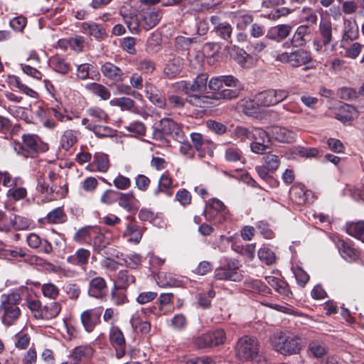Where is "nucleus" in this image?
I'll return each instance as SVG.
<instances>
[{
  "mask_svg": "<svg viewBox=\"0 0 364 364\" xmlns=\"http://www.w3.org/2000/svg\"><path fill=\"white\" fill-rule=\"evenodd\" d=\"M235 356L240 360H253L257 364H267L265 358L259 354V342L252 336H245L238 339L235 346Z\"/></svg>",
  "mask_w": 364,
  "mask_h": 364,
  "instance_id": "nucleus-1",
  "label": "nucleus"
},
{
  "mask_svg": "<svg viewBox=\"0 0 364 364\" xmlns=\"http://www.w3.org/2000/svg\"><path fill=\"white\" fill-rule=\"evenodd\" d=\"M270 343L275 351L284 355L299 354L304 347L301 336H287L282 331L274 334L270 338Z\"/></svg>",
  "mask_w": 364,
  "mask_h": 364,
  "instance_id": "nucleus-2",
  "label": "nucleus"
},
{
  "mask_svg": "<svg viewBox=\"0 0 364 364\" xmlns=\"http://www.w3.org/2000/svg\"><path fill=\"white\" fill-rule=\"evenodd\" d=\"M21 296L18 293L13 292L9 294H3L0 304V314H1V322L6 326H10L17 321L21 314L18 307Z\"/></svg>",
  "mask_w": 364,
  "mask_h": 364,
  "instance_id": "nucleus-3",
  "label": "nucleus"
},
{
  "mask_svg": "<svg viewBox=\"0 0 364 364\" xmlns=\"http://www.w3.org/2000/svg\"><path fill=\"white\" fill-rule=\"evenodd\" d=\"M228 131L235 136H289L291 133L287 129L279 126L272 127L268 128L267 131H265L261 128L252 126L238 125L234 127L232 125Z\"/></svg>",
  "mask_w": 364,
  "mask_h": 364,
  "instance_id": "nucleus-4",
  "label": "nucleus"
},
{
  "mask_svg": "<svg viewBox=\"0 0 364 364\" xmlns=\"http://www.w3.org/2000/svg\"><path fill=\"white\" fill-rule=\"evenodd\" d=\"M239 269V261L235 259H230L225 265L215 269L214 277L218 280L240 282L243 278V275Z\"/></svg>",
  "mask_w": 364,
  "mask_h": 364,
  "instance_id": "nucleus-5",
  "label": "nucleus"
},
{
  "mask_svg": "<svg viewBox=\"0 0 364 364\" xmlns=\"http://www.w3.org/2000/svg\"><path fill=\"white\" fill-rule=\"evenodd\" d=\"M277 60L283 63H288L293 68H298L311 62L312 57L309 51L300 48L291 52L279 53L277 56Z\"/></svg>",
  "mask_w": 364,
  "mask_h": 364,
  "instance_id": "nucleus-6",
  "label": "nucleus"
},
{
  "mask_svg": "<svg viewBox=\"0 0 364 364\" xmlns=\"http://www.w3.org/2000/svg\"><path fill=\"white\" fill-rule=\"evenodd\" d=\"M333 24L328 19H321L317 31V38L314 41L313 45L317 51L321 50L333 42Z\"/></svg>",
  "mask_w": 364,
  "mask_h": 364,
  "instance_id": "nucleus-7",
  "label": "nucleus"
},
{
  "mask_svg": "<svg viewBox=\"0 0 364 364\" xmlns=\"http://www.w3.org/2000/svg\"><path fill=\"white\" fill-rule=\"evenodd\" d=\"M208 75L202 73L198 75L194 81H181L179 88L186 95L200 98V94L203 93L207 89Z\"/></svg>",
  "mask_w": 364,
  "mask_h": 364,
  "instance_id": "nucleus-8",
  "label": "nucleus"
},
{
  "mask_svg": "<svg viewBox=\"0 0 364 364\" xmlns=\"http://www.w3.org/2000/svg\"><path fill=\"white\" fill-rule=\"evenodd\" d=\"M225 340L226 336L224 330L218 328L198 337L196 344L200 348H210L223 344Z\"/></svg>",
  "mask_w": 364,
  "mask_h": 364,
  "instance_id": "nucleus-9",
  "label": "nucleus"
},
{
  "mask_svg": "<svg viewBox=\"0 0 364 364\" xmlns=\"http://www.w3.org/2000/svg\"><path fill=\"white\" fill-rule=\"evenodd\" d=\"M141 27L149 31L155 27L163 16L161 9L156 8L142 9L139 12Z\"/></svg>",
  "mask_w": 364,
  "mask_h": 364,
  "instance_id": "nucleus-10",
  "label": "nucleus"
},
{
  "mask_svg": "<svg viewBox=\"0 0 364 364\" xmlns=\"http://www.w3.org/2000/svg\"><path fill=\"white\" fill-rule=\"evenodd\" d=\"M102 308H95L84 311L80 315L81 323L87 333L92 332L101 322Z\"/></svg>",
  "mask_w": 364,
  "mask_h": 364,
  "instance_id": "nucleus-11",
  "label": "nucleus"
},
{
  "mask_svg": "<svg viewBox=\"0 0 364 364\" xmlns=\"http://www.w3.org/2000/svg\"><path fill=\"white\" fill-rule=\"evenodd\" d=\"M14 150L18 154L25 157H33L38 151V144L35 138H18L13 142Z\"/></svg>",
  "mask_w": 364,
  "mask_h": 364,
  "instance_id": "nucleus-12",
  "label": "nucleus"
},
{
  "mask_svg": "<svg viewBox=\"0 0 364 364\" xmlns=\"http://www.w3.org/2000/svg\"><path fill=\"white\" fill-rule=\"evenodd\" d=\"M223 86L227 87H244L239 79L231 75L213 77L208 82V87L213 91L219 90Z\"/></svg>",
  "mask_w": 364,
  "mask_h": 364,
  "instance_id": "nucleus-13",
  "label": "nucleus"
},
{
  "mask_svg": "<svg viewBox=\"0 0 364 364\" xmlns=\"http://www.w3.org/2000/svg\"><path fill=\"white\" fill-rule=\"evenodd\" d=\"M226 212V207L224 203L218 198H213L209 200L208 207L206 205L203 211V215L205 219L209 221L216 220V215H220L218 223H220L224 219V215Z\"/></svg>",
  "mask_w": 364,
  "mask_h": 364,
  "instance_id": "nucleus-14",
  "label": "nucleus"
},
{
  "mask_svg": "<svg viewBox=\"0 0 364 364\" xmlns=\"http://www.w3.org/2000/svg\"><path fill=\"white\" fill-rule=\"evenodd\" d=\"M154 132L159 133L161 136L169 135L171 136H179L181 133L180 126L170 118H164L154 124Z\"/></svg>",
  "mask_w": 364,
  "mask_h": 364,
  "instance_id": "nucleus-15",
  "label": "nucleus"
},
{
  "mask_svg": "<svg viewBox=\"0 0 364 364\" xmlns=\"http://www.w3.org/2000/svg\"><path fill=\"white\" fill-rule=\"evenodd\" d=\"M255 140L251 143L250 148L252 152L257 154L270 153L272 151L273 139H275L280 143L291 142L288 139V138H255Z\"/></svg>",
  "mask_w": 364,
  "mask_h": 364,
  "instance_id": "nucleus-16",
  "label": "nucleus"
},
{
  "mask_svg": "<svg viewBox=\"0 0 364 364\" xmlns=\"http://www.w3.org/2000/svg\"><path fill=\"white\" fill-rule=\"evenodd\" d=\"M109 341L115 349L117 358H122L126 353L127 346L124 334L118 326L111 328Z\"/></svg>",
  "mask_w": 364,
  "mask_h": 364,
  "instance_id": "nucleus-17",
  "label": "nucleus"
},
{
  "mask_svg": "<svg viewBox=\"0 0 364 364\" xmlns=\"http://www.w3.org/2000/svg\"><path fill=\"white\" fill-rule=\"evenodd\" d=\"M108 292V287L106 280L100 277L99 278H92L88 284L87 294L90 296L103 299L106 297Z\"/></svg>",
  "mask_w": 364,
  "mask_h": 364,
  "instance_id": "nucleus-18",
  "label": "nucleus"
},
{
  "mask_svg": "<svg viewBox=\"0 0 364 364\" xmlns=\"http://www.w3.org/2000/svg\"><path fill=\"white\" fill-rule=\"evenodd\" d=\"M95 350L89 344L75 347L69 355L73 364H80L83 360H90L94 355Z\"/></svg>",
  "mask_w": 364,
  "mask_h": 364,
  "instance_id": "nucleus-19",
  "label": "nucleus"
},
{
  "mask_svg": "<svg viewBox=\"0 0 364 364\" xmlns=\"http://www.w3.org/2000/svg\"><path fill=\"white\" fill-rule=\"evenodd\" d=\"M109 103L112 106L120 107L122 111H129L139 114L144 118H146L148 116V114H146L145 111L141 110L137 107H134L135 102L129 97H122L114 98Z\"/></svg>",
  "mask_w": 364,
  "mask_h": 364,
  "instance_id": "nucleus-20",
  "label": "nucleus"
},
{
  "mask_svg": "<svg viewBox=\"0 0 364 364\" xmlns=\"http://www.w3.org/2000/svg\"><path fill=\"white\" fill-rule=\"evenodd\" d=\"M103 75L114 82H122L124 79V73L119 67L110 62H106L101 67Z\"/></svg>",
  "mask_w": 364,
  "mask_h": 364,
  "instance_id": "nucleus-21",
  "label": "nucleus"
},
{
  "mask_svg": "<svg viewBox=\"0 0 364 364\" xmlns=\"http://www.w3.org/2000/svg\"><path fill=\"white\" fill-rule=\"evenodd\" d=\"M359 36V28L355 20L346 19L343 21L342 33L343 41H354Z\"/></svg>",
  "mask_w": 364,
  "mask_h": 364,
  "instance_id": "nucleus-22",
  "label": "nucleus"
},
{
  "mask_svg": "<svg viewBox=\"0 0 364 364\" xmlns=\"http://www.w3.org/2000/svg\"><path fill=\"white\" fill-rule=\"evenodd\" d=\"M90 256V250L85 248H80L74 255L68 256L67 261L71 264L79 266L82 269H85Z\"/></svg>",
  "mask_w": 364,
  "mask_h": 364,
  "instance_id": "nucleus-23",
  "label": "nucleus"
},
{
  "mask_svg": "<svg viewBox=\"0 0 364 364\" xmlns=\"http://www.w3.org/2000/svg\"><path fill=\"white\" fill-rule=\"evenodd\" d=\"M338 250L342 257L346 261L354 262L359 258V251L354 247L353 244L350 242L341 241Z\"/></svg>",
  "mask_w": 364,
  "mask_h": 364,
  "instance_id": "nucleus-24",
  "label": "nucleus"
},
{
  "mask_svg": "<svg viewBox=\"0 0 364 364\" xmlns=\"http://www.w3.org/2000/svg\"><path fill=\"white\" fill-rule=\"evenodd\" d=\"M120 14L123 18L124 23L132 33H139L141 27V18L139 19L136 11L125 12L120 11Z\"/></svg>",
  "mask_w": 364,
  "mask_h": 364,
  "instance_id": "nucleus-25",
  "label": "nucleus"
},
{
  "mask_svg": "<svg viewBox=\"0 0 364 364\" xmlns=\"http://www.w3.org/2000/svg\"><path fill=\"white\" fill-rule=\"evenodd\" d=\"M265 280L279 294L286 297H289L292 294L287 282L273 276L265 277Z\"/></svg>",
  "mask_w": 364,
  "mask_h": 364,
  "instance_id": "nucleus-26",
  "label": "nucleus"
},
{
  "mask_svg": "<svg viewBox=\"0 0 364 364\" xmlns=\"http://www.w3.org/2000/svg\"><path fill=\"white\" fill-rule=\"evenodd\" d=\"M67 215L61 207L50 211L45 218L39 219V222L48 224H62L67 221Z\"/></svg>",
  "mask_w": 364,
  "mask_h": 364,
  "instance_id": "nucleus-27",
  "label": "nucleus"
},
{
  "mask_svg": "<svg viewBox=\"0 0 364 364\" xmlns=\"http://www.w3.org/2000/svg\"><path fill=\"white\" fill-rule=\"evenodd\" d=\"M358 116L355 107L345 104L336 113V118L343 123H350Z\"/></svg>",
  "mask_w": 364,
  "mask_h": 364,
  "instance_id": "nucleus-28",
  "label": "nucleus"
},
{
  "mask_svg": "<svg viewBox=\"0 0 364 364\" xmlns=\"http://www.w3.org/2000/svg\"><path fill=\"white\" fill-rule=\"evenodd\" d=\"M9 218V232L11 230H25L31 225V220L22 215L11 214Z\"/></svg>",
  "mask_w": 364,
  "mask_h": 364,
  "instance_id": "nucleus-29",
  "label": "nucleus"
},
{
  "mask_svg": "<svg viewBox=\"0 0 364 364\" xmlns=\"http://www.w3.org/2000/svg\"><path fill=\"white\" fill-rule=\"evenodd\" d=\"M311 28L306 25L299 26L291 39V43L294 47H301L306 43V37L311 33Z\"/></svg>",
  "mask_w": 364,
  "mask_h": 364,
  "instance_id": "nucleus-30",
  "label": "nucleus"
},
{
  "mask_svg": "<svg viewBox=\"0 0 364 364\" xmlns=\"http://www.w3.org/2000/svg\"><path fill=\"white\" fill-rule=\"evenodd\" d=\"M346 230L349 235L364 243V220L348 222Z\"/></svg>",
  "mask_w": 364,
  "mask_h": 364,
  "instance_id": "nucleus-31",
  "label": "nucleus"
},
{
  "mask_svg": "<svg viewBox=\"0 0 364 364\" xmlns=\"http://www.w3.org/2000/svg\"><path fill=\"white\" fill-rule=\"evenodd\" d=\"M77 76L79 79L85 80L87 79L97 80L100 73L95 70V67L90 63H83L77 66Z\"/></svg>",
  "mask_w": 364,
  "mask_h": 364,
  "instance_id": "nucleus-32",
  "label": "nucleus"
},
{
  "mask_svg": "<svg viewBox=\"0 0 364 364\" xmlns=\"http://www.w3.org/2000/svg\"><path fill=\"white\" fill-rule=\"evenodd\" d=\"M243 90L244 87H227L213 92L217 100H232L239 97Z\"/></svg>",
  "mask_w": 364,
  "mask_h": 364,
  "instance_id": "nucleus-33",
  "label": "nucleus"
},
{
  "mask_svg": "<svg viewBox=\"0 0 364 364\" xmlns=\"http://www.w3.org/2000/svg\"><path fill=\"white\" fill-rule=\"evenodd\" d=\"M156 283L161 287H179L181 282L171 273L159 272L156 275Z\"/></svg>",
  "mask_w": 364,
  "mask_h": 364,
  "instance_id": "nucleus-34",
  "label": "nucleus"
},
{
  "mask_svg": "<svg viewBox=\"0 0 364 364\" xmlns=\"http://www.w3.org/2000/svg\"><path fill=\"white\" fill-rule=\"evenodd\" d=\"M124 237L127 241L138 244L141 239L142 232L139 226L135 222H132L127 225Z\"/></svg>",
  "mask_w": 364,
  "mask_h": 364,
  "instance_id": "nucleus-35",
  "label": "nucleus"
},
{
  "mask_svg": "<svg viewBox=\"0 0 364 364\" xmlns=\"http://www.w3.org/2000/svg\"><path fill=\"white\" fill-rule=\"evenodd\" d=\"M135 277L127 269L120 270L117 275V284H114V289H126L131 284L135 282Z\"/></svg>",
  "mask_w": 364,
  "mask_h": 364,
  "instance_id": "nucleus-36",
  "label": "nucleus"
},
{
  "mask_svg": "<svg viewBox=\"0 0 364 364\" xmlns=\"http://www.w3.org/2000/svg\"><path fill=\"white\" fill-rule=\"evenodd\" d=\"M245 287L252 292L269 294L271 289L261 280L255 279H247L244 282Z\"/></svg>",
  "mask_w": 364,
  "mask_h": 364,
  "instance_id": "nucleus-37",
  "label": "nucleus"
},
{
  "mask_svg": "<svg viewBox=\"0 0 364 364\" xmlns=\"http://www.w3.org/2000/svg\"><path fill=\"white\" fill-rule=\"evenodd\" d=\"M119 205L124 210L132 212L134 210H136L135 208V203L137 202V200L135 198L134 193L130 191L127 193H119Z\"/></svg>",
  "mask_w": 364,
  "mask_h": 364,
  "instance_id": "nucleus-38",
  "label": "nucleus"
},
{
  "mask_svg": "<svg viewBox=\"0 0 364 364\" xmlns=\"http://www.w3.org/2000/svg\"><path fill=\"white\" fill-rule=\"evenodd\" d=\"M61 309V304L59 302H50L43 307V313L38 316L43 320L54 318L60 314Z\"/></svg>",
  "mask_w": 364,
  "mask_h": 364,
  "instance_id": "nucleus-39",
  "label": "nucleus"
},
{
  "mask_svg": "<svg viewBox=\"0 0 364 364\" xmlns=\"http://www.w3.org/2000/svg\"><path fill=\"white\" fill-rule=\"evenodd\" d=\"M182 61L180 58H173L168 60L164 68V74L168 78L175 77L182 70Z\"/></svg>",
  "mask_w": 364,
  "mask_h": 364,
  "instance_id": "nucleus-40",
  "label": "nucleus"
},
{
  "mask_svg": "<svg viewBox=\"0 0 364 364\" xmlns=\"http://www.w3.org/2000/svg\"><path fill=\"white\" fill-rule=\"evenodd\" d=\"M49 63L55 71L62 75H66L70 70V64L59 55L50 57Z\"/></svg>",
  "mask_w": 364,
  "mask_h": 364,
  "instance_id": "nucleus-41",
  "label": "nucleus"
},
{
  "mask_svg": "<svg viewBox=\"0 0 364 364\" xmlns=\"http://www.w3.org/2000/svg\"><path fill=\"white\" fill-rule=\"evenodd\" d=\"M257 102L262 106L269 107L277 104L274 90H267L259 93L257 96Z\"/></svg>",
  "mask_w": 364,
  "mask_h": 364,
  "instance_id": "nucleus-42",
  "label": "nucleus"
},
{
  "mask_svg": "<svg viewBox=\"0 0 364 364\" xmlns=\"http://www.w3.org/2000/svg\"><path fill=\"white\" fill-rule=\"evenodd\" d=\"M214 29L218 36L231 43L232 27L229 23L223 22L221 23H218L216 26H214Z\"/></svg>",
  "mask_w": 364,
  "mask_h": 364,
  "instance_id": "nucleus-43",
  "label": "nucleus"
},
{
  "mask_svg": "<svg viewBox=\"0 0 364 364\" xmlns=\"http://www.w3.org/2000/svg\"><path fill=\"white\" fill-rule=\"evenodd\" d=\"M87 87L92 93L98 96L103 100H107L110 98L111 92L102 84L93 82L87 85Z\"/></svg>",
  "mask_w": 364,
  "mask_h": 364,
  "instance_id": "nucleus-44",
  "label": "nucleus"
},
{
  "mask_svg": "<svg viewBox=\"0 0 364 364\" xmlns=\"http://www.w3.org/2000/svg\"><path fill=\"white\" fill-rule=\"evenodd\" d=\"M147 98L156 107L164 109L166 106V99L159 91L150 87L146 90Z\"/></svg>",
  "mask_w": 364,
  "mask_h": 364,
  "instance_id": "nucleus-45",
  "label": "nucleus"
},
{
  "mask_svg": "<svg viewBox=\"0 0 364 364\" xmlns=\"http://www.w3.org/2000/svg\"><path fill=\"white\" fill-rule=\"evenodd\" d=\"M240 105L246 115L253 116L259 112V104L252 99L241 100Z\"/></svg>",
  "mask_w": 364,
  "mask_h": 364,
  "instance_id": "nucleus-46",
  "label": "nucleus"
},
{
  "mask_svg": "<svg viewBox=\"0 0 364 364\" xmlns=\"http://www.w3.org/2000/svg\"><path fill=\"white\" fill-rule=\"evenodd\" d=\"M308 348L315 358H321L327 353L326 346L319 341H311Z\"/></svg>",
  "mask_w": 364,
  "mask_h": 364,
  "instance_id": "nucleus-47",
  "label": "nucleus"
},
{
  "mask_svg": "<svg viewBox=\"0 0 364 364\" xmlns=\"http://www.w3.org/2000/svg\"><path fill=\"white\" fill-rule=\"evenodd\" d=\"M230 53L231 57L242 67L245 65L247 58L250 57V55L245 50L236 46H233L230 49Z\"/></svg>",
  "mask_w": 364,
  "mask_h": 364,
  "instance_id": "nucleus-48",
  "label": "nucleus"
},
{
  "mask_svg": "<svg viewBox=\"0 0 364 364\" xmlns=\"http://www.w3.org/2000/svg\"><path fill=\"white\" fill-rule=\"evenodd\" d=\"M83 28L97 39L102 38L106 35L105 29L95 23H84Z\"/></svg>",
  "mask_w": 364,
  "mask_h": 364,
  "instance_id": "nucleus-49",
  "label": "nucleus"
},
{
  "mask_svg": "<svg viewBox=\"0 0 364 364\" xmlns=\"http://www.w3.org/2000/svg\"><path fill=\"white\" fill-rule=\"evenodd\" d=\"M338 97L346 101L355 100L359 95V92L352 87H343L337 91Z\"/></svg>",
  "mask_w": 364,
  "mask_h": 364,
  "instance_id": "nucleus-50",
  "label": "nucleus"
},
{
  "mask_svg": "<svg viewBox=\"0 0 364 364\" xmlns=\"http://www.w3.org/2000/svg\"><path fill=\"white\" fill-rule=\"evenodd\" d=\"M292 153L306 158H315L318 154V150L314 147L295 146Z\"/></svg>",
  "mask_w": 364,
  "mask_h": 364,
  "instance_id": "nucleus-51",
  "label": "nucleus"
},
{
  "mask_svg": "<svg viewBox=\"0 0 364 364\" xmlns=\"http://www.w3.org/2000/svg\"><path fill=\"white\" fill-rule=\"evenodd\" d=\"M291 270L297 284L300 287H304L309 280V275L299 266L292 267Z\"/></svg>",
  "mask_w": 364,
  "mask_h": 364,
  "instance_id": "nucleus-52",
  "label": "nucleus"
},
{
  "mask_svg": "<svg viewBox=\"0 0 364 364\" xmlns=\"http://www.w3.org/2000/svg\"><path fill=\"white\" fill-rule=\"evenodd\" d=\"M258 257L262 262H264L267 265H271L276 261L275 254L273 251L267 247H263L259 250Z\"/></svg>",
  "mask_w": 364,
  "mask_h": 364,
  "instance_id": "nucleus-53",
  "label": "nucleus"
},
{
  "mask_svg": "<svg viewBox=\"0 0 364 364\" xmlns=\"http://www.w3.org/2000/svg\"><path fill=\"white\" fill-rule=\"evenodd\" d=\"M94 161L97 164V168L100 171L106 172L108 170L109 161L107 154L97 153L95 154Z\"/></svg>",
  "mask_w": 364,
  "mask_h": 364,
  "instance_id": "nucleus-54",
  "label": "nucleus"
},
{
  "mask_svg": "<svg viewBox=\"0 0 364 364\" xmlns=\"http://www.w3.org/2000/svg\"><path fill=\"white\" fill-rule=\"evenodd\" d=\"M41 290L44 296L51 299H55L60 292L58 287L53 283L43 284Z\"/></svg>",
  "mask_w": 364,
  "mask_h": 364,
  "instance_id": "nucleus-55",
  "label": "nucleus"
},
{
  "mask_svg": "<svg viewBox=\"0 0 364 364\" xmlns=\"http://www.w3.org/2000/svg\"><path fill=\"white\" fill-rule=\"evenodd\" d=\"M206 126L210 130L218 135H223L228 131L226 125L215 120H208L206 122Z\"/></svg>",
  "mask_w": 364,
  "mask_h": 364,
  "instance_id": "nucleus-56",
  "label": "nucleus"
},
{
  "mask_svg": "<svg viewBox=\"0 0 364 364\" xmlns=\"http://www.w3.org/2000/svg\"><path fill=\"white\" fill-rule=\"evenodd\" d=\"M9 255L14 258H23V260L26 262L31 263L33 261H36V257L34 256L28 255L27 250L23 249L21 247H16L14 250H10Z\"/></svg>",
  "mask_w": 364,
  "mask_h": 364,
  "instance_id": "nucleus-57",
  "label": "nucleus"
},
{
  "mask_svg": "<svg viewBox=\"0 0 364 364\" xmlns=\"http://www.w3.org/2000/svg\"><path fill=\"white\" fill-rule=\"evenodd\" d=\"M172 185V180L168 173H164L161 176L158 188L155 190V195H158L159 192H166L168 191Z\"/></svg>",
  "mask_w": 364,
  "mask_h": 364,
  "instance_id": "nucleus-58",
  "label": "nucleus"
},
{
  "mask_svg": "<svg viewBox=\"0 0 364 364\" xmlns=\"http://www.w3.org/2000/svg\"><path fill=\"white\" fill-rule=\"evenodd\" d=\"M108 245V239L102 233L97 234L93 239V247L97 253L101 252V250H104Z\"/></svg>",
  "mask_w": 364,
  "mask_h": 364,
  "instance_id": "nucleus-59",
  "label": "nucleus"
},
{
  "mask_svg": "<svg viewBox=\"0 0 364 364\" xmlns=\"http://www.w3.org/2000/svg\"><path fill=\"white\" fill-rule=\"evenodd\" d=\"M120 290H122V289H114V287L111 291L112 300L113 303L117 306H119V305H122V304H124L128 302V299L126 296V294L124 293V291H122Z\"/></svg>",
  "mask_w": 364,
  "mask_h": 364,
  "instance_id": "nucleus-60",
  "label": "nucleus"
},
{
  "mask_svg": "<svg viewBox=\"0 0 364 364\" xmlns=\"http://www.w3.org/2000/svg\"><path fill=\"white\" fill-rule=\"evenodd\" d=\"M265 165L264 166L268 168L269 171H274L277 170L280 164V160L278 156L274 154H267L263 157Z\"/></svg>",
  "mask_w": 364,
  "mask_h": 364,
  "instance_id": "nucleus-61",
  "label": "nucleus"
},
{
  "mask_svg": "<svg viewBox=\"0 0 364 364\" xmlns=\"http://www.w3.org/2000/svg\"><path fill=\"white\" fill-rule=\"evenodd\" d=\"M220 44L215 42L206 43L203 47V53L207 57H214L220 52Z\"/></svg>",
  "mask_w": 364,
  "mask_h": 364,
  "instance_id": "nucleus-62",
  "label": "nucleus"
},
{
  "mask_svg": "<svg viewBox=\"0 0 364 364\" xmlns=\"http://www.w3.org/2000/svg\"><path fill=\"white\" fill-rule=\"evenodd\" d=\"M137 69L144 73H152L155 70V63L150 59H143L137 64Z\"/></svg>",
  "mask_w": 364,
  "mask_h": 364,
  "instance_id": "nucleus-63",
  "label": "nucleus"
},
{
  "mask_svg": "<svg viewBox=\"0 0 364 364\" xmlns=\"http://www.w3.org/2000/svg\"><path fill=\"white\" fill-rule=\"evenodd\" d=\"M175 198L182 205L186 206L191 202V195L186 189H181L177 191Z\"/></svg>",
  "mask_w": 364,
  "mask_h": 364,
  "instance_id": "nucleus-64",
  "label": "nucleus"
}]
</instances>
